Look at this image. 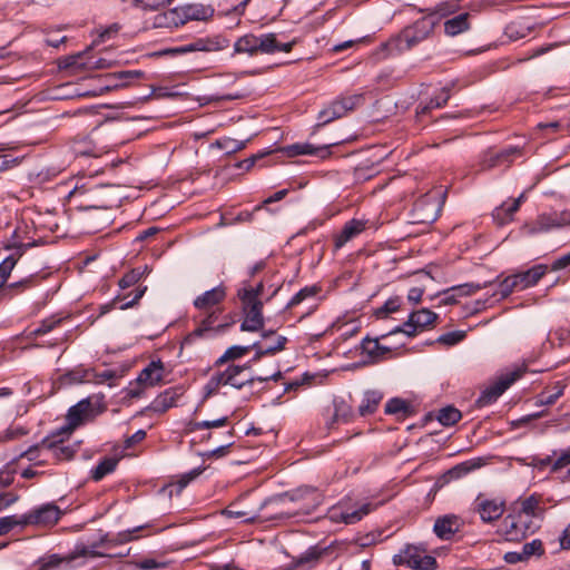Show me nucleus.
I'll list each match as a JSON object with an SVG mask.
<instances>
[{
  "instance_id": "nucleus-35",
  "label": "nucleus",
  "mask_w": 570,
  "mask_h": 570,
  "mask_svg": "<svg viewBox=\"0 0 570 570\" xmlns=\"http://www.w3.org/2000/svg\"><path fill=\"white\" fill-rule=\"evenodd\" d=\"M176 404V394L171 391H166L160 394L153 403V409L156 412H166L168 409Z\"/></svg>"
},
{
  "instance_id": "nucleus-30",
  "label": "nucleus",
  "mask_w": 570,
  "mask_h": 570,
  "mask_svg": "<svg viewBox=\"0 0 570 570\" xmlns=\"http://www.w3.org/2000/svg\"><path fill=\"white\" fill-rule=\"evenodd\" d=\"M450 96L451 95L449 88H442L440 92L434 98H432L426 105L419 107L417 115H426L430 110L434 108L443 107L450 99Z\"/></svg>"
},
{
  "instance_id": "nucleus-7",
  "label": "nucleus",
  "mask_w": 570,
  "mask_h": 570,
  "mask_svg": "<svg viewBox=\"0 0 570 570\" xmlns=\"http://www.w3.org/2000/svg\"><path fill=\"white\" fill-rule=\"evenodd\" d=\"M523 374L521 368H517L509 373H505L500 376V379L489 387H487L479 399L476 400V404L479 406H487L493 402H495L507 389L510 387L518 379H520Z\"/></svg>"
},
{
  "instance_id": "nucleus-32",
  "label": "nucleus",
  "mask_w": 570,
  "mask_h": 570,
  "mask_svg": "<svg viewBox=\"0 0 570 570\" xmlns=\"http://www.w3.org/2000/svg\"><path fill=\"white\" fill-rule=\"evenodd\" d=\"M344 116V107L333 102L330 107L323 109L320 112L318 119L320 122L317 126H324L331 122L334 119L341 118Z\"/></svg>"
},
{
  "instance_id": "nucleus-53",
  "label": "nucleus",
  "mask_w": 570,
  "mask_h": 570,
  "mask_svg": "<svg viewBox=\"0 0 570 570\" xmlns=\"http://www.w3.org/2000/svg\"><path fill=\"white\" fill-rule=\"evenodd\" d=\"M479 466H480V463H478L475 461H466V462L460 463L456 466L452 468L449 471V473L452 478H460Z\"/></svg>"
},
{
  "instance_id": "nucleus-3",
  "label": "nucleus",
  "mask_w": 570,
  "mask_h": 570,
  "mask_svg": "<svg viewBox=\"0 0 570 570\" xmlns=\"http://www.w3.org/2000/svg\"><path fill=\"white\" fill-rule=\"evenodd\" d=\"M242 302L244 321L240 330L244 332H257L264 326L263 302L253 292H238Z\"/></svg>"
},
{
  "instance_id": "nucleus-45",
  "label": "nucleus",
  "mask_w": 570,
  "mask_h": 570,
  "mask_svg": "<svg viewBox=\"0 0 570 570\" xmlns=\"http://www.w3.org/2000/svg\"><path fill=\"white\" fill-rule=\"evenodd\" d=\"M146 271L147 266H145L144 269L134 268L130 272L126 273L119 281L120 288L125 289L138 283L146 273Z\"/></svg>"
},
{
  "instance_id": "nucleus-38",
  "label": "nucleus",
  "mask_w": 570,
  "mask_h": 570,
  "mask_svg": "<svg viewBox=\"0 0 570 570\" xmlns=\"http://www.w3.org/2000/svg\"><path fill=\"white\" fill-rule=\"evenodd\" d=\"M22 247H23V245H19L17 247V253L8 256L0 264V278H2V281L6 282L8 279L11 271L13 269V267H14L17 261H18V258L21 257V255H22Z\"/></svg>"
},
{
  "instance_id": "nucleus-40",
  "label": "nucleus",
  "mask_w": 570,
  "mask_h": 570,
  "mask_svg": "<svg viewBox=\"0 0 570 570\" xmlns=\"http://www.w3.org/2000/svg\"><path fill=\"white\" fill-rule=\"evenodd\" d=\"M553 389V393L542 392L541 394H539L535 403L539 405L553 404L563 394L564 384H562L561 382H557Z\"/></svg>"
},
{
  "instance_id": "nucleus-54",
  "label": "nucleus",
  "mask_w": 570,
  "mask_h": 570,
  "mask_svg": "<svg viewBox=\"0 0 570 570\" xmlns=\"http://www.w3.org/2000/svg\"><path fill=\"white\" fill-rule=\"evenodd\" d=\"M21 527V517L8 515L0 518V537L10 532L14 527Z\"/></svg>"
},
{
  "instance_id": "nucleus-29",
  "label": "nucleus",
  "mask_w": 570,
  "mask_h": 570,
  "mask_svg": "<svg viewBox=\"0 0 570 570\" xmlns=\"http://www.w3.org/2000/svg\"><path fill=\"white\" fill-rule=\"evenodd\" d=\"M554 460L548 456L546 460L542 461V463L550 464L552 472H558L566 468H568L570 471V446L566 450H561L559 453L554 452Z\"/></svg>"
},
{
  "instance_id": "nucleus-48",
  "label": "nucleus",
  "mask_w": 570,
  "mask_h": 570,
  "mask_svg": "<svg viewBox=\"0 0 570 570\" xmlns=\"http://www.w3.org/2000/svg\"><path fill=\"white\" fill-rule=\"evenodd\" d=\"M487 284H474V283H466L458 286L451 287L448 292H453L458 296H470L475 294L478 291L484 288Z\"/></svg>"
},
{
  "instance_id": "nucleus-46",
  "label": "nucleus",
  "mask_w": 570,
  "mask_h": 570,
  "mask_svg": "<svg viewBox=\"0 0 570 570\" xmlns=\"http://www.w3.org/2000/svg\"><path fill=\"white\" fill-rule=\"evenodd\" d=\"M95 372L91 370H76L67 374L66 380L69 383H90L95 380Z\"/></svg>"
},
{
  "instance_id": "nucleus-55",
  "label": "nucleus",
  "mask_w": 570,
  "mask_h": 570,
  "mask_svg": "<svg viewBox=\"0 0 570 570\" xmlns=\"http://www.w3.org/2000/svg\"><path fill=\"white\" fill-rule=\"evenodd\" d=\"M363 100L362 95H354L351 97L342 98L341 100L334 101L335 104L344 107V115H346L347 111L353 110L355 107H357Z\"/></svg>"
},
{
  "instance_id": "nucleus-47",
  "label": "nucleus",
  "mask_w": 570,
  "mask_h": 570,
  "mask_svg": "<svg viewBox=\"0 0 570 570\" xmlns=\"http://www.w3.org/2000/svg\"><path fill=\"white\" fill-rule=\"evenodd\" d=\"M385 412L389 414L402 413L407 415L410 413V405L402 399H392L385 405Z\"/></svg>"
},
{
  "instance_id": "nucleus-60",
  "label": "nucleus",
  "mask_w": 570,
  "mask_h": 570,
  "mask_svg": "<svg viewBox=\"0 0 570 570\" xmlns=\"http://www.w3.org/2000/svg\"><path fill=\"white\" fill-rule=\"evenodd\" d=\"M60 321L55 320H45L42 323L33 331L35 335H43L50 332Z\"/></svg>"
},
{
  "instance_id": "nucleus-2",
  "label": "nucleus",
  "mask_w": 570,
  "mask_h": 570,
  "mask_svg": "<svg viewBox=\"0 0 570 570\" xmlns=\"http://www.w3.org/2000/svg\"><path fill=\"white\" fill-rule=\"evenodd\" d=\"M294 42L279 43L274 33L262 35L259 37L248 33L237 39L234 43L235 53L255 55L273 53L276 51L289 52Z\"/></svg>"
},
{
  "instance_id": "nucleus-50",
  "label": "nucleus",
  "mask_w": 570,
  "mask_h": 570,
  "mask_svg": "<svg viewBox=\"0 0 570 570\" xmlns=\"http://www.w3.org/2000/svg\"><path fill=\"white\" fill-rule=\"evenodd\" d=\"M523 557L528 560L534 556L540 557L543 554L544 549L541 540L534 539L531 542L523 544L522 547Z\"/></svg>"
},
{
  "instance_id": "nucleus-31",
  "label": "nucleus",
  "mask_w": 570,
  "mask_h": 570,
  "mask_svg": "<svg viewBox=\"0 0 570 570\" xmlns=\"http://www.w3.org/2000/svg\"><path fill=\"white\" fill-rule=\"evenodd\" d=\"M141 76L142 72L138 70H127L109 73L106 76V78L110 80L109 85L107 86V89L125 85L129 79L140 78Z\"/></svg>"
},
{
  "instance_id": "nucleus-28",
  "label": "nucleus",
  "mask_w": 570,
  "mask_h": 570,
  "mask_svg": "<svg viewBox=\"0 0 570 570\" xmlns=\"http://www.w3.org/2000/svg\"><path fill=\"white\" fill-rule=\"evenodd\" d=\"M213 14H214V9L212 7H206L203 4L185 6L184 18H189V20H207V19L212 18Z\"/></svg>"
},
{
  "instance_id": "nucleus-15",
  "label": "nucleus",
  "mask_w": 570,
  "mask_h": 570,
  "mask_svg": "<svg viewBox=\"0 0 570 570\" xmlns=\"http://www.w3.org/2000/svg\"><path fill=\"white\" fill-rule=\"evenodd\" d=\"M517 153L518 149L515 148L505 149L500 153L489 151L484 155L483 159L481 160V169L489 170L499 166H509L511 161L510 157Z\"/></svg>"
},
{
  "instance_id": "nucleus-12",
  "label": "nucleus",
  "mask_w": 570,
  "mask_h": 570,
  "mask_svg": "<svg viewBox=\"0 0 570 570\" xmlns=\"http://www.w3.org/2000/svg\"><path fill=\"white\" fill-rule=\"evenodd\" d=\"M330 146L331 145L316 147L309 142H296L284 147L282 150L287 157L311 155L324 159L328 157L331 154Z\"/></svg>"
},
{
  "instance_id": "nucleus-23",
  "label": "nucleus",
  "mask_w": 570,
  "mask_h": 570,
  "mask_svg": "<svg viewBox=\"0 0 570 570\" xmlns=\"http://www.w3.org/2000/svg\"><path fill=\"white\" fill-rule=\"evenodd\" d=\"M459 530L455 517H443L435 521L434 532L441 539H450Z\"/></svg>"
},
{
  "instance_id": "nucleus-19",
  "label": "nucleus",
  "mask_w": 570,
  "mask_h": 570,
  "mask_svg": "<svg viewBox=\"0 0 570 570\" xmlns=\"http://www.w3.org/2000/svg\"><path fill=\"white\" fill-rule=\"evenodd\" d=\"M198 47V51L215 52L226 49L229 46L227 38L215 35L195 39Z\"/></svg>"
},
{
  "instance_id": "nucleus-57",
  "label": "nucleus",
  "mask_w": 570,
  "mask_h": 570,
  "mask_svg": "<svg viewBox=\"0 0 570 570\" xmlns=\"http://www.w3.org/2000/svg\"><path fill=\"white\" fill-rule=\"evenodd\" d=\"M399 308H400L399 298H391L377 311V315L386 316L390 313L396 312Z\"/></svg>"
},
{
  "instance_id": "nucleus-62",
  "label": "nucleus",
  "mask_w": 570,
  "mask_h": 570,
  "mask_svg": "<svg viewBox=\"0 0 570 570\" xmlns=\"http://www.w3.org/2000/svg\"><path fill=\"white\" fill-rule=\"evenodd\" d=\"M504 561L510 564H515L518 562L528 561V559L523 557V551L521 550L520 552H518V551L507 552L504 554Z\"/></svg>"
},
{
  "instance_id": "nucleus-9",
  "label": "nucleus",
  "mask_w": 570,
  "mask_h": 570,
  "mask_svg": "<svg viewBox=\"0 0 570 570\" xmlns=\"http://www.w3.org/2000/svg\"><path fill=\"white\" fill-rule=\"evenodd\" d=\"M475 510L483 522H493L501 518L505 510L504 501L487 499L481 495L475 501Z\"/></svg>"
},
{
  "instance_id": "nucleus-37",
  "label": "nucleus",
  "mask_w": 570,
  "mask_h": 570,
  "mask_svg": "<svg viewBox=\"0 0 570 570\" xmlns=\"http://www.w3.org/2000/svg\"><path fill=\"white\" fill-rule=\"evenodd\" d=\"M371 510V504L365 503L360 509H356L354 511L342 512L340 519L346 524H354L358 522L364 515L368 514Z\"/></svg>"
},
{
  "instance_id": "nucleus-25",
  "label": "nucleus",
  "mask_w": 570,
  "mask_h": 570,
  "mask_svg": "<svg viewBox=\"0 0 570 570\" xmlns=\"http://www.w3.org/2000/svg\"><path fill=\"white\" fill-rule=\"evenodd\" d=\"M523 199V195L513 199L511 204H502L500 207H497L493 212V218L500 224H507L512 219L513 214L519 209L520 204Z\"/></svg>"
},
{
  "instance_id": "nucleus-34",
  "label": "nucleus",
  "mask_w": 570,
  "mask_h": 570,
  "mask_svg": "<svg viewBox=\"0 0 570 570\" xmlns=\"http://www.w3.org/2000/svg\"><path fill=\"white\" fill-rule=\"evenodd\" d=\"M117 460L112 458H106L95 469L91 470V478L95 481H100L105 475L111 473L117 465Z\"/></svg>"
},
{
  "instance_id": "nucleus-44",
  "label": "nucleus",
  "mask_w": 570,
  "mask_h": 570,
  "mask_svg": "<svg viewBox=\"0 0 570 570\" xmlns=\"http://www.w3.org/2000/svg\"><path fill=\"white\" fill-rule=\"evenodd\" d=\"M364 352L372 357H380L390 352L389 347L381 346L376 338H366L362 343Z\"/></svg>"
},
{
  "instance_id": "nucleus-21",
  "label": "nucleus",
  "mask_w": 570,
  "mask_h": 570,
  "mask_svg": "<svg viewBox=\"0 0 570 570\" xmlns=\"http://www.w3.org/2000/svg\"><path fill=\"white\" fill-rule=\"evenodd\" d=\"M91 414V403L89 399L81 400L68 411V422L71 426H77Z\"/></svg>"
},
{
  "instance_id": "nucleus-64",
  "label": "nucleus",
  "mask_w": 570,
  "mask_h": 570,
  "mask_svg": "<svg viewBox=\"0 0 570 570\" xmlns=\"http://www.w3.org/2000/svg\"><path fill=\"white\" fill-rule=\"evenodd\" d=\"M556 338L559 341V346L562 347L566 344H570V330L560 328L554 333Z\"/></svg>"
},
{
  "instance_id": "nucleus-43",
  "label": "nucleus",
  "mask_w": 570,
  "mask_h": 570,
  "mask_svg": "<svg viewBox=\"0 0 570 570\" xmlns=\"http://www.w3.org/2000/svg\"><path fill=\"white\" fill-rule=\"evenodd\" d=\"M249 346H232L216 361L217 365L224 364L228 361L239 358L249 352Z\"/></svg>"
},
{
  "instance_id": "nucleus-20",
  "label": "nucleus",
  "mask_w": 570,
  "mask_h": 570,
  "mask_svg": "<svg viewBox=\"0 0 570 570\" xmlns=\"http://www.w3.org/2000/svg\"><path fill=\"white\" fill-rule=\"evenodd\" d=\"M548 271V265L539 264L525 272L518 273L517 275L518 277H520V289H524L535 285L546 275Z\"/></svg>"
},
{
  "instance_id": "nucleus-33",
  "label": "nucleus",
  "mask_w": 570,
  "mask_h": 570,
  "mask_svg": "<svg viewBox=\"0 0 570 570\" xmlns=\"http://www.w3.org/2000/svg\"><path fill=\"white\" fill-rule=\"evenodd\" d=\"M286 341H287V338L285 336H278L277 342H276V344H274V346H267L265 348H263L257 343H255L252 347L256 348V354L253 357L252 362H256V361L261 360L264 355L275 354L277 352L283 351L285 347Z\"/></svg>"
},
{
  "instance_id": "nucleus-52",
  "label": "nucleus",
  "mask_w": 570,
  "mask_h": 570,
  "mask_svg": "<svg viewBox=\"0 0 570 570\" xmlns=\"http://www.w3.org/2000/svg\"><path fill=\"white\" fill-rule=\"evenodd\" d=\"M317 293V288L315 286H307L302 288L298 293H296L287 304V307H293L301 304L304 299L308 297H314Z\"/></svg>"
},
{
  "instance_id": "nucleus-61",
  "label": "nucleus",
  "mask_w": 570,
  "mask_h": 570,
  "mask_svg": "<svg viewBox=\"0 0 570 570\" xmlns=\"http://www.w3.org/2000/svg\"><path fill=\"white\" fill-rule=\"evenodd\" d=\"M202 472H203V470L198 468V469H194L190 472L181 475L178 481V485L180 488H185L190 481L195 480Z\"/></svg>"
},
{
  "instance_id": "nucleus-49",
  "label": "nucleus",
  "mask_w": 570,
  "mask_h": 570,
  "mask_svg": "<svg viewBox=\"0 0 570 570\" xmlns=\"http://www.w3.org/2000/svg\"><path fill=\"white\" fill-rule=\"evenodd\" d=\"M228 423V416H222L216 420L212 421H200V422H194L190 425V431H200L206 429H214V428H223L227 425Z\"/></svg>"
},
{
  "instance_id": "nucleus-14",
  "label": "nucleus",
  "mask_w": 570,
  "mask_h": 570,
  "mask_svg": "<svg viewBox=\"0 0 570 570\" xmlns=\"http://www.w3.org/2000/svg\"><path fill=\"white\" fill-rule=\"evenodd\" d=\"M226 297V289L224 286H217L205 292L194 301V305L202 312L213 311L218 308L217 305Z\"/></svg>"
},
{
  "instance_id": "nucleus-6",
  "label": "nucleus",
  "mask_w": 570,
  "mask_h": 570,
  "mask_svg": "<svg viewBox=\"0 0 570 570\" xmlns=\"http://www.w3.org/2000/svg\"><path fill=\"white\" fill-rule=\"evenodd\" d=\"M61 514L62 512L58 505L55 503H47L33 509L29 513L20 515L21 527H52L59 521Z\"/></svg>"
},
{
  "instance_id": "nucleus-26",
  "label": "nucleus",
  "mask_w": 570,
  "mask_h": 570,
  "mask_svg": "<svg viewBox=\"0 0 570 570\" xmlns=\"http://www.w3.org/2000/svg\"><path fill=\"white\" fill-rule=\"evenodd\" d=\"M383 395L379 391H366L364 393L362 403L358 406V414L361 416H366L373 414L379 404L381 403Z\"/></svg>"
},
{
  "instance_id": "nucleus-1",
  "label": "nucleus",
  "mask_w": 570,
  "mask_h": 570,
  "mask_svg": "<svg viewBox=\"0 0 570 570\" xmlns=\"http://www.w3.org/2000/svg\"><path fill=\"white\" fill-rule=\"evenodd\" d=\"M249 367V364L244 366L230 365L225 371L214 374L206 385L207 395L214 393L219 386L229 385L239 390L246 384H252L254 381H277L282 376L279 371H276L274 374L267 376H253L246 373V370Z\"/></svg>"
},
{
  "instance_id": "nucleus-59",
  "label": "nucleus",
  "mask_w": 570,
  "mask_h": 570,
  "mask_svg": "<svg viewBox=\"0 0 570 570\" xmlns=\"http://www.w3.org/2000/svg\"><path fill=\"white\" fill-rule=\"evenodd\" d=\"M570 266V252L556 261L549 267L550 271L557 272L567 268Z\"/></svg>"
},
{
  "instance_id": "nucleus-4",
  "label": "nucleus",
  "mask_w": 570,
  "mask_h": 570,
  "mask_svg": "<svg viewBox=\"0 0 570 570\" xmlns=\"http://www.w3.org/2000/svg\"><path fill=\"white\" fill-rule=\"evenodd\" d=\"M393 563L395 566L406 564L413 570H434L436 567V560L434 557L426 553V549L407 544L400 551V553L393 557Z\"/></svg>"
},
{
  "instance_id": "nucleus-39",
  "label": "nucleus",
  "mask_w": 570,
  "mask_h": 570,
  "mask_svg": "<svg viewBox=\"0 0 570 570\" xmlns=\"http://www.w3.org/2000/svg\"><path fill=\"white\" fill-rule=\"evenodd\" d=\"M460 419L461 412L452 406L441 409L438 414L439 422L445 426L455 424Z\"/></svg>"
},
{
  "instance_id": "nucleus-8",
  "label": "nucleus",
  "mask_w": 570,
  "mask_h": 570,
  "mask_svg": "<svg viewBox=\"0 0 570 570\" xmlns=\"http://www.w3.org/2000/svg\"><path fill=\"white\" fill-rule=\"evenodd\" d=\"M438 315L428 308H422L411 313L409 320L395 332H402L407 336H414L417 332L424 331L433 325Z\"/></svg>"
},
{
  "instance_id": "nucleus-16",
  "label": "nucleus",
  "mask_w": 570,
  "mask_h": 570,
  "mask_svg": "<svg viewBox=\"0 0 570 570\" xmlns=\"http://www.w3.org/2000/svg\"><path fill=\"white\" fill-rule=\"evenodd\" d=\"M552 228H559L557 214L539 215L534 222L523 226L524 233L529 235L549 232Z\"/></svg>"
},
{
  "instance_id": "nucleus-22",
  "label": "nucleus",
  "mask_w": 570,
  "mask_h": 570,
  "mask_svg": "<svg viewBox=\"0 0 570 570\" xmlns=\"http://www.w3.org/2000/svg\"><path fill=\"white\" fill-rule=\"evenodd\" d=\"M164 366L160 361L151 362L147 367H145L139 376L138 382L145 383L149 386H154L163 380Z\"/></svg>"
},
{
  "instance_id": "nucleus-58",
  "label": "nucleus",
  "mask_w": 570,
  "mask_h": 570,
  "mask_svg": "<svg viewBox=\"0 0 570 570\" xmlns=\"http://www.w3.org/2000/svg\"><path fill=\"white\" fill-rule=\"evenodd\" d=\"M83 53H78L73 56H69L63 60V67L70 68V67H77L79 69L87 68V65L83 62H80V59L82 58Z\"/></svg>"
},
{
  "instance_id": "nucleus-42",
  "label": "nucleus",
  "mask_w": 570,
  "mask_h": 570,
  "mask_svg": "<svg viewBox=\"0 0 570 570\" xmlns=\"http://www.w3.org/2000/svg\"><path fill=\"white\" fill-rule=\"evenodd\" d=\"M214 146L224 149L227 154H234L245 148L246 141H239L229 137H225L215 141Z\"/></svg>"
},
{
  "instance_id": "nucleus-18",
  "label": "nucleus",
  "mask_w": 570,
  "mask_h": 570,
  "mask_svg": "<svg viewBox=\"0 0 570 570\" xmlns=\"http://www.w3.org/2000/svg\"><path fill=\"white\" fill-rule=\"evenodd\" d=\"M365 222L360 219L348 220L341 233L335 237V247L341 248L347 242L360 235L365 229Z\"/></svg>"
},
{
  "instance_id": "nucleus-63",
  "label": "nucleus",
  "mask_w": 570,
  "mask_h": 570,
  "mask_svg": "<svg viewBox=\"0 0 570 570\" xmlns=\"http://www.w3.org/2000/svg\"><path fill=\"white\" fill-rule=\"evenodd\" d=\"M137 568L140 570H153L160 567H165V563H159L154 559H145L139 562H137Z\"/></svg>"
},
{
  "instance_id": "nucleus-27",
  "label": "nucleus",
  "mask_w": 570,
  "mask_h": 570,
  "mask_svg": "<svg viewBox=\"0 0 570 570\" xmlns=\"http://www.w3.org/2000/svg\"><path fill=\"white\" fill-rule=\"evenodd\" d=\"M469 17L468 12L460 13L459 16L449 19L444 23V31L448 36H456L469 29Z\"/></svg>"
},
{
  "instance_id": "nucleus-5",
  "label": "nucleus",
  "mask_w": 570,
  "mask_h": 570,
  "mask_svg": "<svg viewBox=\"0 0 570 570\" xmlns=\"http://www.w3.org/2000/svg\"><path fill=\"white\" fill-rule=\"evenodd\" d=\"M539 525L534 520L518 513L509 514L501 525V533L508 541H520L529 533H533Z\"/></svg>"
},
{
  "instance_id": "nucleus-51",
  "label": "nucleus",
  "mask_w": 570,
  "mask_h": 570,
  "mask_svg": "<svg viewBox=\"0 0 570 570\" xmlns=\"http://www.w3.org/2000/svg\"><path fill=\"white\" fill-rule=\"evenodd\" d=\"M177 13L175 11H166L159 13L155 18V26L158 28H173L174 24H177Z\"/></svg>"
},
{
  "instance_id": "nucleus-10",
  "label": "nucleus",
  "mask_w": 570,
  "mask_h": 570,
  "mask_svg": "<svg viewBox=\"0 0 570 570\" xmlns=\"http://www.w3.org/2000/svg\"><path fill=\"white\" fill-rule=\"evenodd\" d=\"M433 20L431 18H422L412 27L404 30L402 40L405 41V48L410 49L414 45L425 39L433 29Z\"/></svg>"
},
{
  "instance_id": "nucleus-24",
  "label": "nucleus",
  "mask_w": 570,
  "mask_h": 570,
  "mask_svg": "<svg viewBox=\"0 0 570 570\" xmlns=\"http://www.w3.org/2000/svg\"><path fill=\"white\" fill-rule=\"evenodd\" d=\"M540 498L537 495H530L529 498L518 501L517 509L518 514L527 515L530 520H534L540 515Z\"/></svg>"
},
{
  "instance_id": "nucleus-36",
  "label": "nucleus",
  "mask_w": 570,
  "mask_h": 570,
  "mask_svg": "<svg viewBox=\"0 0 570 570\" xmlns=\"http://www.w3.org/2000/svg\"><path fill=\"white\" fill-rule=\"evenodd\" d=\"M352 417H353L352 407L344 401L336 402L335 403V412H334V415H333V419H332L330 425L332 426L334 423H337V422L346 423Z\"/></svg>"
},
{
  "instance_id": "nucleus-17",
  "label": "nucleus",
  "mask_w": 570,
  "mask_h": 570,
  "mask_svg": "<svg viewBox=\"0 0 570 570\" xmlns=\"http://www.w3.org/2000/svg\"><path fill=\"white\" fill-rule=\"evenodd\" d=\"M204 318L188 337H200L208 331L219 332L225 327L223 324L215 326L218 315L220 314V308H214L213 311L204 312Z\"/></svg>"
},
{
  "instance_id": "nucleus-13",
  "label": "nucleus",
  "mask_w": 570,
  "mask_h": 570,
  "mask_svg": "<svg viewBox=\"0 0 570 570\" xmlns=\"http://www.w3.org/2000/svg\"><path fill=\"white\" fill-rule=\"evenodd\" d=\"M97 557L98 553L89 550L87 547L77 548L75 552H72L70 556L66 558H61L58 554H51L48 557H45L39 560V569L40 570H51L55 568H58L60 564L66 563L69 564L72 560H75L78 557Z\"/></svg>"
},
{
  "instance_id": "nucleus-41",
  "label": "nucleus",
  "mask_w": 570,
  "mask_h": 570,
  "mask_svg": "<svg viewBox=\"0 0 570 570\" xmlns=\"http://www.w3.org/2000/svg\"><path fill=\"white\" fill-rule=\"evenodd\" d=\"M520 289V277L517 274L505 277L499 285L501 298L508 297L513 291Z\"/></svg>"
},
{
  "instance_id": "nucleus-11",
  "label": "nucleus",
  "mask_w": 570,
  "mask_h": 570,
  "mask_svg": "<svg viewBox=\"0 0 570 570\" xmlns=\"http://www.w3.org/2000/svg\"><path fill=\"white\" fill-rule=\"evenodd\" d=\"M40 446L42 450L50 452V454L59 461L72 459L76 452L70 443H66L62 438L57 439V436L42 440Z\"/></svg>"
},
{
  "instance_id": "nucleus-56",
  "label": "nucleus",
  "mask_w": 570,
  "mask_h": 570,
  "mask_svg": "<svg viewBox=\"0 0 570 570\" xmlns=\"http://www.w3.org/2000/svg\"><path fill=\"white\" fill-rule=\"evenodd\" d=\"M464 336H465L464 332L454 331V332H449V333L441 335L438 341L445 345H454V344L461 342L464 338Z\"/></svg>"
}]
</instances>
